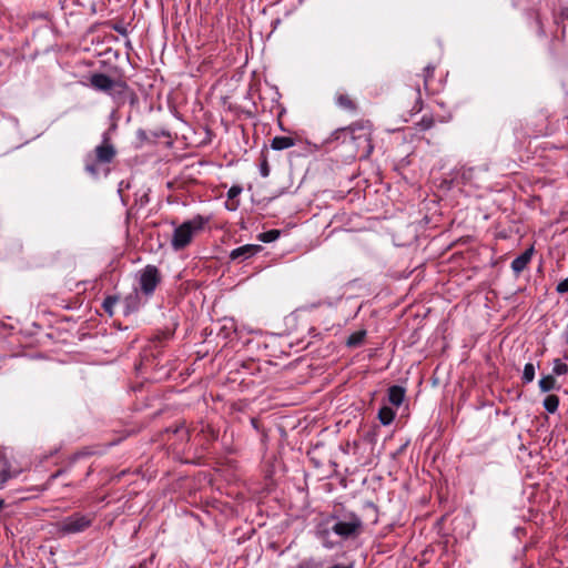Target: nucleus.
Segmentation results:
<instances>
[{
    "mask_svg": "<svg viewBox=\"0 0 568 568\" xmlns=\"http://www.w3.org/2000/svg\"><path fill=\"white\" fill-rule=\"evenodd\" d=\"M349 140V125L344 128H338L332 132L327 142L341 141L342 143H346Z\"/></svg>",
    "mask_w": 568,
    "mask_h": 568,
    "instance_id": "nucleus-17",
    "label": "nucleus"
},
{
    "mask_svg": "<svg viewBox=\"0 0 568 568\" xmlns=\"http://www.w3.org/2000/svg\"><path fill=\"white\" fill-rule=\"evenodd\" d=\"M485 172L486 171L474 166H462L457 171L455 179L460 180L463 184H470L479 187L481 182V175Z\"/></svg>",
    "mask_w": 568,
    "mask_h": 568,
    "instance_id": "nucleus-8",
    "label": "nucleus"
},
{
    "mask_svg": "<svg viewBox=\"0 0 568 568\" xmlns=\"http://www.w3.org/2000/svg\"><path fill=\"white\" fill-rule=\"evenodd\" d=\"M161 281L160 270L155 265L149 264L140 271V290L145 296L153 295Z\"/></svg>",
    "mask_w": 568,
    "mask_h": 568,
    "instance_id": "nucleus-6",
    "label": "nucleus"
},
{
    "mask_svg": "<svg viewBox=\"0 0 568 568\" xmlns=\"http://www.w3.org/2000/svg\"><path fill=\"white\" fill-rule=\"evenodd\" d=\"M118 302H119L118 296L110 295L104 298V301L102 303V307L109 316H112L114 314V306L116 305Z\"/></svg>",
    "mask_w": 568,
    "mask_h": 568,
    "instance_id": "nucleus-22",
    "label": "nucleus"
},
{
    "mask_svg": "<svg viewBox=\"0 0 568 568\" xmlns=\"http://www.w3.org/2000/svg\"><path fill=\"white\" fill-rule=\"evenodd\" d=\"M556 291L560 294L568 293V277L558 283Z\"/></svg>",
    "mask_w": 568,
    "mask_h": 568,
    "instance_id": "nucleus-31",
    "label": "nucleus"
},
{
    "mask_svg": "<svg viewBox=\"0 0 568 568\" xmlns=\"http://www.w3.org/2000/svg\"><path fill=\"white\" fill-rule=\"evenodd\" d=\"M532 254L534 247L530 246L511 262V270L515 274H520L527 267L531 261Z\"/></svg>",
    "mask_w": 568,
    "mask_h": 568,
    "instance_id": "nucleus-11",
    "label": "nucleus"
},
{
    "mask_svg": "<svg viewBox=\"0 0 568 568\" xmlns=\"http://www.w3.org/2000/svg\"><path fill=\"white\" fill-rule=\"evenodd\" d=\"M62 473H63V470H62V469H59L58 471H55L54 474H52V475L50 476V480L55 479V478H57V477H59Z\"/></svg>",
    "mask_w": 568,
    "mask_h": 568,
    "instance_id": "nucleus-35",
    "label": "nucleus"
},
{
    "mask_svg": "<svg viewBox=\"0 0 568 568\" xmlns=\"http://www.w3.org/2000/svg\"><path fill=\"white\" fill-rule=\"evenodd\" d=\"M4 506V500L0 498V510L3 508Z\"/></svg>",
    "mask_w": 568,
    "mask_h": 568,
    "instance_id": "nucleus-38",
    "label": "nucleus"
},
{
    "mask_svg": "<svg viewBox=\"0 0 568 568\" xmlns=\"http://www.w3.org/2000/svg\"><path fill=\"white\" fill-rule=\"evenodd\" d=\"M118 151L108 134L102 142L84 158V171L92 178H99L101 172L108 173L109 165L116 158Z\"/></svg>",
    "mask_w": 568,
    "mask_h": 568,
    "instance_id": "nucleus-1",
    "label": "nucleus"
},
{
    "mask_svg": "<svg viewBox=\"0 0 568 568\" xmlns=\"http://www.w3.org/2000/svg\"><path fill=\"white\" fill-rule=\"evenodd\" d=\"M90 85L104 93L112 94L113 92L122 93L128 85L124 81H115L104 73H93L90 77Z\"/></svg>",
    "mask_w": 568,
    "mask_h": 568,
    "instance_id": "nucleus-7",
    "label": "nucleus"
},
{
    "mask_svg": "<svg viewBox=\"0 0 568 568\" xmlns=\"http://www.w3.org/2000/svg\"><path fill=\"white\" fill-rule=\"evenodd\" d=\"M281 235V231L280 230H270V231H266V232H263V233H260L257 235V239L261 241V242H264V243H271V242H274L276 241Z\"/></svg>",
    "mask_w": 568,
    "mask_h": 568,
    "instance_id": "nucleus-21",
    "label": "nucleus"
},
{
    "mask_svg": "<svg viewBox=\"0 0 568 568\" xmlns=\"http://www.w3.org/2000/svg\"><path fill=\"white\" fill-rule=\"evenodd\" d=\"M395 418V412L388 407L383 406L378 410V419L383 425H389Z\"/></svg>",
    "mask_w": 568,
    "mask_h": 568,
    "instance_id": "nucleus-18",
    "label": "nucleus"
},
{
    "mask_svg": "<svg viewBox=\"0 0 568 568\" xmlns=\"http://www.w3.org/2000/svg\"><path fill=\"white\" fill-rule=\"evenodd\" d=\"M11 466L4 456H0V486L11 478Z\"/></svg>",
    "mask_w": 568,
    "mask_h": 568,
    "instance_id": "nucleus-16",
    "label": "nucleus"
},
{
    "mask_svg": "<svg viewBox=\"0 0 568 568\" xmlns=\"http://www.w3.org/2000/svg\"><path fill=\"white\" fill-rule=\"evenodd\" d=\"M125 314L136 311L140 306L139 293L134 291L124 298Z\"/></svg>",
    "mask_w": 568,
    "mask_h": 568,
    "instance_id": "nucleus-15",
    "label": "nucleus"
},
{
    "mask_svg": "<svg viewBox=\"0 0 568 568\" xmlns=\"http://www.w3.org/2000/svg\"><path fill=\"white\" fill-rule=\"evenodd\" d=\"M435 68L433 65H427L424 68V88L426 91H430V80L433 78Z\"/></svg>",
    "mask_w": 568,
    "mask_h": 568,
    "instance_id": "nucleus-26",
    "label": "nucleus"
},
{
    "mask_svg": "<svg viewBox=\"0 0 568 568\" xmlns=\"http://www.w3.org/2000/svg\"><path fill=\"white\" fill-rule=\"evenodd\" d=\"M558 406H559V397L557 395H548L544 399V407L550 414L556 413L558 409Z\"/></svg>",
    "mask_w": 568,
    "mask_h": 568,
    "instance_id": "nucleus-20",
    "label": "nucleus"
},
{
    "mask_svg": "<svg viewBox=\"0 0 568 568\" xmlns=\"http://www.w3.org/2000/svg\"><path fill=\"white\" fill-rule=\"evenodd\" d=\"M90 454H91L90 452H80V453H78V454H75V455H74V458H78V457H80V456H88V455H90Z\"/></svg>",
    "mask_w": 568,
    "mask_h": 568,
    "instance_id": "nucleus-37",
    "label": "nucleus"
},
{
    "mask_svg": "<svg viewBox=\"0 0 568 568\" xmlns=\"http://www.w3.org/2000/svg\"><path fill=\"white\" fill-rule=\"evenodd\" d=\"M95 515L93 513L81 514L74 513L57 524L58 532L62 535H72L82 532L88 529L94 521Z\"/></svg>",
    "mask_w": 568,
    "mask_h": 568,
    "instance_id": "nucleus-4",
    "label": "nucleus"
},
{
    "mask_svg": "<svg viewBox=\"0 0 568 568\" xmlns=\"http://www.w3.org/2000/svg\"><path fill=\"white\" fill-rule=\"evenodd\" d=\"M271 169L268 165L267 155L265 152L261 153V162H260V173L263 178H267L270 175Z\"/></svg>",
    "mask_w": 568,
    "mask_h": 568,
    "instance_id": "nucleus-27",
    "label": "nucleus"
},
{
    "mask_svg": "<svg viewBox=\"0 0 568 568\" xmlns=\"http://www.w3.org/2000/svg\"><path fill=\"white\" fill-rule=\"evenodd\" d=\"M329 568H354V565L353 564H348V565L336 564V565H333Z\"/></svg>",
    "mask_w": 568,
    "mask_h": 568,
    "instance_id": "nucleus-33",
    "label": "nucleus"
},
{
    "mask_svg": "<svg viewBox=\"0 0 568 568\" xmlns=\"http://www.w3.org/2000/svg\"><path fill=\"white\" fill-rule=\"evenodd\" d=\"M296 144L295 139L291 136H274L271 141V148L275 151L290 149Z\"/></svg>",
    "mask_w": 568,
    "mask_h": 568,
    "instance_id": "nucleus-13",
    "label": "nucleus"
},
{
    "mask_svg": "<svg viewBox=\"0 0 568 568\" xmlns=\"http://www.w3.org/2000/svg\"><path fill=\"white\" fill-rule=\"evenodd\" d=\"M251 424L256 430H258L260 422L256 418H251Z\"/></svg>",
    "mask_w": 568,
    "mask_h": 568,
    "instance_id": "nucleus-34",
    "label": "nucleus"
},
{
    "mask_svg": "<svg viewBox=\"0 0 568 568\" xmlns=\"http://www.w3.org/2000/svg\"><path fill=\"white\" fill-rule=\"evenodd\" d=\"M434 124H435V121H434L433 116L424 115L422 118V120L417 123V126L419 128V130L426 131V130L432 129L434 126Z\"/></svg>",
    "mask_w": 568,
    "mask_h": 568,
    "instance_id": "nucleus-28",
    "label": "nucleus"
},
{
    "mask_svg": "<svg viewBox=\"0 0 568 568\" xmlns=\"http://www.w3.org/2000/svg\"><path fill=\"white\" fill-rule=\"evenodd\" d=\"M535 378V366L532 363H527L525 366H524V372H523V383L524 384H528V383H531Z\"/></svg>",
    "mask_w": 568,
    "mask_h": 568,
    "instance_id": "nucleus-24",
    "label": "nucleus"
},
{
    "mask_svg": "<svg viewBox=\"0 0 568 568\" xmlns=\"http://www.w3.org/2000/svg\"><path fill=\"white\" fill-rule=\"evenodd\" d=\"M372 134L373 124L369 120H358L349 124V141L362 158H368L374 150Z\"/></svg>",
    "mask_w": 568,
    "mask_h": 568,
    "instance_id": "nucleus-3",
    "label": "nucleus"
},
{
    "mask_svg": "<svg viewBox=\"0 0 568 568\" xmlns=\"http://www.w3.org/2000/svg\"><path fill=\"white\" fill-rule=\"evenodd\" d=\"M292 568H320V564H317L314 558H307L302 560L295 567Z\"/></svg>",
    "mask_w": 568,
    "mask_h": 568,
    "instance_id": "nucleus-30",
    "label": "nucleus"
},
{
    "mask_svg": "<svg viewBox=\"0 0 568 568\" xmlns=\"http://www.w3.org/2000/svg\"><path fill=\"white\" fill-rule=\"evenodd\" d=\"M263 247L258 244H246L240 247L234 248L230 253V258L232 261H245L252 256H254L256 253L262 251Z\"/></svg>",
    "mask_w": 568,
    "mask_h": 568,
    "instance_id": "nucleus-10",
    "label": "nucleus"
},
{
    "mask_svg": "<svg viewBox=\"0 0 568 568\" xmlns=\"http://www.w3.org/2000/svg\"><path fill=\"white\" fill-rule=\"evenodd\" d=\"M243 187L241 185H232L227 191V200L225 206L230 211H235L239 207V201L235 199L242 193Z\"/></svg>",
    "mask_w": 568,
    "mask_h": 568,
    "instance_id": "nucleus-14",
    "label": "nucleus"
},
{
    "mask_svg": "<svg viewBox=\"0 0 568 568\" xmlns=\"http://www.w3.org/2000/svg\"><path fill=\"white\" fill-rule=\"evenodd\" d=\"M539 388L541 392L547 393L557 388L556 378L552 375L544 376L539 381Z\"/></svg>",
    "mask_w": 568,
    "mask_h": 568,
    "instance_id": "nucleus-19",
    "label": "nucleus"
},
{
    "mask_svg": "<svg viewBox=\"0 0 568 568\" xmlns=\"http://www.w3.org/2000/svg\"><path fill=\"white\" fill-rule=\"evenodd\" d=\"M561 18L565 19V20H568V8L564 9L561 11Z\"/></svg>",
    "mask_w": 568,
    "mask_h": 568,
    "instance_id": "nucleus-36",
    "label": "nucleus"
},
{
    "mask_svg": "<svg viewBox=\"0 0 568 568\" xmlns=\"http://www.w3.org/2000/svg\"><path fill=\"white\" fill-rule=\"evenodd\" d=\"M209 223V217L195 215L191 220L184 221L173 231L171 246L174 251H181L191 244L195 234L201 232Z\"/></svg>",
    "mask_w": 568,
    "mask_h": 568,
    "instance_id": "nucleus-2",
    "label": "nucleus"
},
{
    "mask_svg": "<svg viewBox=\"0 0 568 568\" xmlns=\"http://www.w3.org/2000/svg\"><path fill=\"white\" fill-rule=\"evenodd\" d=\"M331 530L343 540L358 537L363 531L362 519L354 513L343 516L342 519L335 520Z\"/></svg>",
    "mask_w": 568,
    "mask_h": 568,
    "instance_id": "nucleus-5",
    "label": "nucleus"
},
{
    "mask_svg": "<svg viewBox=\"0 0 568 568\" xmlns=\"http://www.w3.org/2000/svg\"><path fill=\"white\" fill-rule=\"evenodd\" d=\"M552 372L555 375L558 376L566 375L568 373V365L566 363H562L560 359H556Z\"/></svg>",
    "mask_w": 568,
    "mask_h": 568,
    "instance_id": "nucleus-29",
    "label": "nucleus"
},
{
    "mask_svg": "<svg viewBox=\"0 0 568 568\" xmlns=\"http://www.w3.org/2000/svg\"><path fill=\"white\" fill-rule=\"evenodd\" d=\"M364 337H365L364 331L355 332L347 338V345L348 346H357L363 343Z\"/></svg>",
    "mask_w": 568,
    "mask_h": 568,
    "instance_id": "nucleus-25",
    "label": "nucleus"
},
{
    "mask_svg": "<svg viewBox=\"0 0 568 568\" xmlns=\"http://www.w3.org/2000/svg\"><path fill=\"white\" fill-rule=\"evenodd\" d=\"M335 104L343 111L354 115L359 110V104L352 95L345 92H337L334 97Z\"/></svg>",
    "mask_w": 568,
    "mask_h": 568,
    "instance_id": "nucleus-9",
    "label": "nucleus"
},
{
    "mask_svg": "<svg viewBox=\"0 0 568 568\" xmlns=\"http://www.w3.org/2000/svg\"><path fill=\"white\" fill-rule=\"evenodd\" d=\"M405 398V388L398 385H393L388 388V400L394 406L402 405Z\"/></svg>",
    "mask_w": 568,
    "mask_h": 568,
    "instance_id": "nucleus-12",
    "label": "nucleus"
},
{
    "mask_svg": "<svg viewBox=\"0 0 568 568\" xmlns=\"http://www.w3.org/2000/svg\"><path fill=\"white\" fill-rule=\"evenodd\" d=\"M331 529H320L317 531V536L318 538L322 540V544L325 548L327 549H333L336 545L335 542H333L329 537H331Z\"/></svg>",
    "mask_w": 568,
    "mask_h": 568,
    "instance_id": "nucleus-23",
    "label": "nucleus"
},
{
    "mask_svg": "<svg viewBox=\"0 0 568 568\" xmlns=\"http://www.w3.org/2000/svg\"><path fill=\"white\" fill-rule=\"evenodd\" d=\"M416 95H417V99H416V104L414 106V110L418 112V111L422 110V99H420V90H419V88L416 90Z\"/></svg>",
    "mask_w": 568,
    "mask_h": 568,
    "instance_id": "nucleus-32",
    "label": "nucleus"
}]
</instances>
